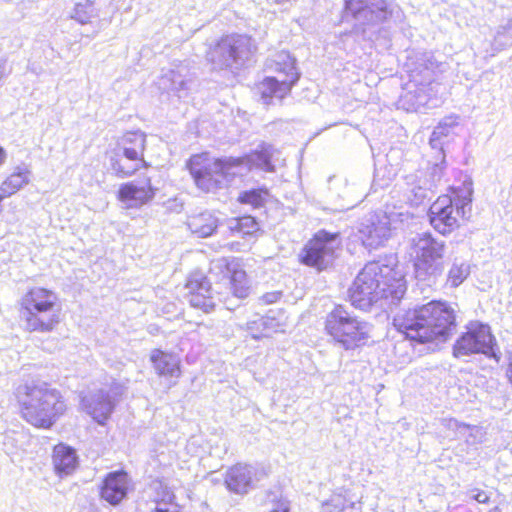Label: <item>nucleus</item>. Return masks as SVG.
I'll list each match as a JSON object with an SVG mask.
<instances>
[{
	"label": "nucleus",
	"mask_w": 512,
	"mask_h": 512,
	"mask_svg": "<svg viewBox=\"0 0 512 512\" xmlns=\"http://www.w3.org/2000/svg\"><path fill=\"white\" fill-rule=\"evenodd\" d=\"M185 289L187 290L186 298L190 305L201 309L205 313L213 311L217 301H222L220 293H214L210 281L201 271H195L189 275ZM223 302L229 310L236 306L231 299H225Z\"/></svg>",
	"instance_id": "nucleus-15"
},
{
	"label": "nucleus",
	"mask_w": 512,
	"mask_h": 512,
	"mask_svg": "<svg viewBox=\"0 0 512 512\" xmlns=\"http://www.w3.org/2000/svg\"><path fill=\"white\" fill-rule=\"evenodd\" d=\"M6 152L5 150L0 146V165H2L6 160Z\"/></svg>",
	"instance_id": "nucleus-44"
},
{
	"label": "nucleus",
	"mask_w": 512,
	"mask_h": 512,
	"mask_svg": "<svg viewBox=\"0 0 512 512\" xmlns=\"http://www.w3.org/2000/svg\"><path fill=\"white\" fill-rule=\"evenodd\" d=\"M279 323L270 317H259L257 320L248 323V329L255 339L269 337L272 332H277Z\"/></svg>",
	"instance_id": "nucleus-31"
},
{
	"label": "nucleus",
	"mask_w": 512,
	"mask_h": 512,
	"mask_svg": "<svg viewBox=\"0 0 512 512\" xmlns=\"http://www.w3.org/2000/svg\"><path fill=\"white\" fill-rule=\"evenodd\" d=\"M395 216L394 212L370 214L360 229L364 246L367 248H377L388 240L395 222Z\"/></svg>",
	"instance_id": "nucleus-16"
},
{
	"label": "nucleus",
	"mask_w": 512,
	"mask_h": 512,
	"mask_svg": "<svg viewBox=\"0 0 512 512\" xmlns=\"http://www.w3.org/2000/svg\"><path fill=\"white\" fill-rule=\"evenodd\" d=\"M258 470L248 464L238 463L230 467L225 474L227 489L235 494H246L255 481H259Z\"/></svg>",
	"instance_id": "nucleus-17"
},
{
	"label": "nucleus",
	"mask_w": 512,
	"mask_h": 512,
	"mask_svg": "<svg viewBox=\"0 0 512 512\" xmlns=\"http://www.w3.org/2000/svg\"><path fill=\"white\" fill-rule=\"evenodd\" d=\"M158 84L160 89L172 92L181 99L188 95L192 81L187 77L186 68L178 67L164 72Z\"/></svg>",
	"instance_id": "nucleus-21"
},
{
	"label": "nucleus",
	"mask_w": 512,
	"mask_h": 512,
	"mask_svg": "<svg viewBox=\"0 0 512 512\" xmlns=\"http://www.w3.org/2000/svg\"><path fill=\"white\" fill-rule=\"evenodd\" d=\"M143 164L128 160L120 153L112 151L110 156V167L116 176L120 178H126L134 174Z\"/></svg>",
	"instance_id": "nucleus-29"
},
{
	"label": "nucleus",
	"mask_w": 512,
	"mask_h": 512,
	"mask_svg": "<svg viewBox=\"0 0 512 512\" xmlns=\"http://www.w3.org/2000/svg\"><path fill=\"white\" fill-rule=\"evenodd\" d=\"M483 354L497 363L501 360L497 340L491 332L488 324L472 321L466 326V332L462 333L453 346V355L456 358Z\"/></svg>",
	"instance_id": "nucleus-11"
},
{
	"label": "nucleus",
	"mask_w": 512,
	"mask_h": 512,
	"mask_svg": "<svg viewBox=\"0 0 512 512\" xmlns=\"http://www.w3.org/2000/svg\"><path fill=\"white\" fill-rule=\"evenodd\" d=\"M82 405L92 418L103 425L114 410L115 403L109 392L99 390L98 392L82 398Z\"/></svg>",
	"instance_id": "nucleus-20"
},
{
	"label": "nucleus",
	"mask_w": 512,
	"mask_h": 512,
	"mask_svg": "<svg viewBox=\"0 0 512 512\" xmlns=\"http://www.w3.org/2000/svg\"><path fill=\"white\" fill-rule=\"evenodd\" d=\"M255 46L246 35H227L210 52V60L215 68H227L243 65L249 60Z\"/></svg>",
	"instance_id": "nucleus-14"
},
{
	"label": "nucleus",
	"mask_w": 512,
	"mask_h": 512,
	"mask_svg": "<svg viewBox=\"0 0 512 512\" xmlns=\"http://www.w3.org/2000/svg\"><path fill=\"white\" fill-rule=\"evenodd\" d=\"M400 13V7L387 0H344L343 17L352 18L355 32L364 37L370 28L391 18H399Z\"/></svg>",
	"instance_id": "nucleus-10"
},
{
	"label": "nucleus",
	"mask_w": 512,
	"mask_h": 512,
	"mask_svg": "<svg viewBox=\"0 0 512 512\" xmlns=\"http://www.w3.org/2000/svg\"><path fill=\"white\" fill-rule=\"evenodd\" d=\"M269 197L267 188H256L242 191L238 196V201L242 204H249L254 208L262 207Z\"/></svg>",
	"instance_id": "nucleus-35"
},
{
	"label": "nucleus",
	"mask_w": 512,
	"mask_h": 512,
	"mask_svg": "<svg viewBox=\"0 0 512 512\" xmlns=\"http://www.w3.org/2000/svg\"><path fill=\"white\" fill-rule=\"evenodd\" d=\"M287 0H276L277 3L281 4V3H284L286 2Z\"/></svg>",
	"instance_id": "nucleus-47"
},
{
	"label": "nucleus",
	"mask_w": 512,
	"mask_h": 512,
	"mask_svg": "<svg viewBox=\"0 0 512 512\" xmlns=\"http://www.w3.org/2000/svg\"><path fill=\"white\" fill-rule=\"evenodd\" d=\"M229 229L233 233L250 235L258 230V224L254 217L244 216L241 218L233 219L229 225Z\"/></svg>",
	"instance_id": "nucleus-36"
},
{
	"label": "nucleus",
	"mask_w": 512,
	"mask_h": 512,
	"mask_svg": "<svg viewBox=\"0 0 512 512\" xmlns=\"http://www.w3.org/2000/svg\"><path fill=\"white\" fill-rule=\"evenodd\" d=\"M191 233L199 238H206L215 233L219 226V219L211 211L192 214L186 222Z\"/></svg>",
	"instance_id": "nucleus-23"
},
{
	"label": "nucleus",
	"mask_w": 512,
	"mask_h": 512,
	"mask_svg": "<svg viewBox=\"0 0 512 512\" xmlns=\"http://www.w3.org/2000/svg\"><path fill=\"white\" fill-rule=\"evenodd\" d=\"M273 151L271 145L264 144L260 150L239 158L211 159L207 154H197L189 159L187 167L196 186L204 192H212L224 187L236 175H243L253 168L273 172Z\"/></svg>",
	"instance_id": "nucleus-2"
},
{
	"label": "nucleus",
	"mask_w": 512,
	"mask_h": 512,
	"mask_svg": "<svg viewBox=\"0 0 512 512\" xmlns=\"http://www.w3.org/2000/svg\"><path fill=\"white\" fill-rule=\"evenodd\" d=\"M32 172L26 165L17 166L14 172L9 175L0 185L4 196H12L24 186L29 184Z\"/></svg>",
	"instance_id": "nucleus-26"
},
{
	"label": "nucleus",
	"mask_w": 512,
	"mask_h": 512,
	"mask_svg": "<svg viewBox=\"0 0 512 512\" xmlns=\"http://www.w3.org/2000/svg\"><path fill=\"white\" fill-rule=\"evenodd\" d=\"M490 512H501L499 508L495 507L494 509H492Z\"/></svg>",
	"instance_id": "nucleus-46"
},
{
	"label": "nucleus",
	"mask_w": 512,
	"mask_h": 512,
	"mask_svg": "<svg viewBox=\"0 0 512 512\" xmlns=\"http://www.w3.org/2000/svg\"><path fill=\"white\" fill-rule=\"evenodd\" d=\"M16 396L23 419L37 428L49 429L66 410L61 393L44 381L20 385Z\"/></svg>",
	"instance_id": "nucleus-4"
},
{
	"label": "nucleus",
	"mask_w": 512,
	"mask_h": 512,
	"mask_svg": "<svg viewBox=\"0 0 512 512\" xmlns=\"http://www.w3.org/2000/svg\"><path fill=\"white\" fill-rule=\"evenodd\" d=\"M151 180L145 178L141 181H132L122 184L119 188V199L128 207H140L151 201L155 196Z\"/></svg>",
	"instance_id": "nucleus-18"
},
{
	"label": "nucleus",
	"mask_w": 512,
	"mask_h": 512,
	"mask_svg": "<svg viewBox=\"0 0 512 512\" xmlns=\"http://www.w3.org/2000/svg\"><path fill=\"white\" fill-rule=\"evenodd\" d=\"M470 274V266L462 258L455 257L447 273L446 284L452 288L461 285Z\"/></svg>",
	"instance_id": "nucleus-30"
},
{
	"label": "nucleus",
	"mask_w": 512,
	"mask_h": 512,
	"mask_svg": "<svg viewBox=\"0 0 512 512\" xmlns=\"http://www.w3.org/2000/svg\"><path fill=\"white\" fill-rule=\"evenodd\" d=\"M393 325L412 341L444 342L456 329V315L450 304L431 301L425 305L398 312L393 318Z\"/></svg>",
	"instance_id": "nucleus-3"
},
{
	"label": "nucleus",
	"mask_w": 512,
	"mask_h": 512,
	"mask_svg": "<svg viewBox=\"0 0 512 512\" xmlns=\"http://www.w3.org/2000/svg\"><path fill=\"white\" fill-rule=\"evenodd\" d=\"M409 68V80L403 87L399 105L407 112H422L438 105L435 82L436 70H441L439 64L430 53L419 56Z\"/></svg>",
	"instance_id": "nucleus-5"
},
{
	"label": "nucleus",
	"mask_w": 512,
	"mask_h": 512,
	"mask_svg": "<svg viewBox=\"0 0 512 512\" xmlns=\"http://www.w3.org/2000/svg\"><path fill=\"white\" fill-rule=\"evenodd\" d=\"M268 512H289L290 506L287 499L279 492H269L266 499Z\"/></svg>",
	"instance_id": "nucleus-38"
},
{
	"label": "nucleus",
	"mask_w": 512,
	"mask_h": 512,
	"mask_svg": "<svg viewBox=\"0 0 512 512\" xmlns=\"http://www.w3.org/2000/svg\"><path fill=\"white\" fill-rule=\"evenodd\" d=\"M280 296H281L280 292L267 293L263 296V300L265 301V303H268V304L275 303L280 299Z\"/></svg>",
	"instance_id": "nucleus-43"
},
{
	"label": "nucleus",
	"mask_w": 512,
	"mask_h": 512,
	"mask_svg": "<svg viewBox=\"0 0 512 512\" xmlns=\"http://www.w3.org/2000/svg\"><path fill=\"white\" fill-rule=\"evenodd\" d=\"M54 292L35 287L21 299L20 318L25 330L48 333L60 322L59 310Z\"/></svg>",
	"instance_id": "nucleus-6"
},
{
	"label": "nucleus",
	"mask_w": 512,
	"mask_h": 512,
	"mask_svg": "<svg viewBox=\"0 0 512 512\" xmlns=\"http://www.w3.org/2000/svg\"><path fill=\"white\" fill-rule=\"evenodd\" d=\"M271 62L270 67L277 75L266 77L259 86L264 104H270L273 98L281 100L300 77L296 69V60L288 52L277 53Z\"/></svg>",
	"instance_id": "nucleus-12"
},
{
	"label": "nucleus",
	"mask_w": 512,
	"mask_h": 512,
	"mask_svg": "<svg viewBox=\"0 0 512 512\" xmlns=\"http://www.w3.org/2000/svg\"><path fill=\"white\" fill-rule=\"evenodd\" d=\"M423 171L406 175L405 180V195L407 200L412 206H419L429 197L432 191L431 184L423 179Z\"/></svg>",
	"instance_id": "nucleus-22"
},
{
	"label": "nucleus",
	"mask_w": 512,
	"mask_h": 512,
	"mask_svg": "<svg viewBox=\"0 0 512 512\" xmlns=\"http://www.w3.org/2000/svg\"><path fill=\"white\" fill-rule=\"evenodd\" d=\"M447 422V427L449 429H455V430H466L469 426L464 424V423H459L457 420L455 419H448V420H445Z\"/></svg>",
	"instance_id": "nucleus-42"
},
{
	"label": "nucleus",
	"mask_w": 512,
	"mask_h": 512,
	"mask_svg": "<svg viewBox=\"0 0 512 512\" xmlns=\"http://www.w3.org/2000/svg\"><path fill=\"white\" fill-rule=\"evenodd\" d=\"M346 507V499L342 495H333L322 504V512H341Z\"/></svg>",
	"instance_id": "nucleus-39"
},
{
	"label": "nucleus",
	"mask_w": 512,
	"mask_h": 512,
	"mask_svg": "<svg viewBox=\"0 0 512 512\" xmlns=\"http://www.w3.org/2000/svg\"><path fill=\"white\" fill-rule=\"evenodd\" d=\"M437 151V161L432 164V166L428 167L427 173L423 172V179L426 182L431 184V187L434 188L438 182L444 176V171L446 169V160L445 154L443 150Z\"/></svg>",
	"instance_id": "nucleus-34"
},
{
	"label": "nucleus",
	"mask_w": 512,
	"mask_h": 512,
	"mask_svg": "<svg viewBox=\"0 0 512 512\" xmlns=\"http://www.w3.org/2000/svg\"><path fill=\"white\" fill-rule=\"evenodd\" d=\"M150 361L160 376L178 378L181 375L180 359L175 354L154 349L151 352Z\"/></svg>",
	"instance_id": "nucleus-24"
},
{
	"label": "nucleus",
	"mask_w": 512,
	"mask_h": 512,
	"mask_svg": "<svg viewBox=\"0 0 512 512\" xmlns=\"http://www.w3.org/2000/svg\"><path fill=\"white\" fill-rule=\"evenodd\" d=\"M113 152L120 153V155H123L128 160H133V161L138 162L143 165L145 164V161L143 158L144 152L138 151L135 148L123 146V145L117 143Z\"/></svg>",
	"instance_id": "nucleus-40"
},
{
	"label": "nucleus",
	"mask_w": 512,
	"mask_h": 512,
	"mask_svg": "<svg viewBox=\"0 0 512 512\" xmlns=\"http://www.w3.org/2000/svg\"><path fill=\"white\" fill-rule=\"evenodd\" d=\"M458 119L459 117L456 115H449L438 123L429 140L432 149L443 150V139L451 135L454 129L459 125Z\"/></svg>",
	"instance_id": "nucleus-27"
},
{
	"label": "nucleus",
	"mask_w": 512,
	"mask_h": 512,
	"mask_svg": "<svg viewBox=\"0 0 512 512\" xmlns=\"http://www.w3.org/2000/svg\"><path fill=\"white\" fill-rule=\"evenodd\" d=\"M130 485V479L124 471H113L107 474L103 480L100 495L109 504L116 506L126 498Z\"/></svg>",
	"instance_id": "nucleus-19"
},
{
	"label": "nucleus",
	"mask_w": 512,
	"mask_h": 512,
	"mask_svg": "<svg viewBox=\"0 0 512 512\" xmlns=\"http://www.w3.org/2000/svg\"><path fill=\"white\" fill-rule=\"evenodd\" d=\"M117 143L144 152L146 134L140 130L128 131L118 140Z\"/></svg>",
	"instance_id": "nucleus-37"
},
{
	"label": "nucleus",
	"mask_w": 512,
	"mask_h": 512,
	"mask_svg": "<svg viewBox=\"0 0 512 512\" xmlns=\"http://www.w3.org/2000/svg\"><path fill=\"white\" fill-rule=\"evenodd\" d=\"M95 2L96 0L76 1L71 18L80 24L89 23L92 18L98 16Z\"/></svg>",
	"instance_id": "nucleus-32"
},
{
	"label": "nucleus",
	"mask_w": 512,
	"mask_h": 512,
	"mask_svg": "<svg viewBox=\"0 0 512 512\" xmlns=\"http://www.w3.org/2000/svg\"><path fill=\"white\" fill-rule=\"evenodd\" d=\"M470 497L479 503H487L489 501V496L484 491L471 490Z\"/></svg>",
	"instance_id": "nucleus-41"
},
{
	"label": "nucleus",
	"mask_w": 512,
	"mask_h": 512,
	"mask_svg": "<svg viewBox=\"0 0 512 512\" xmlns=\"http://www.w3.org/2000/svg\"><path fill=\"white\" fill-rule=\"evenodd\" d=\"M371 326L359 319L344 306L337 305L328 313L325 330L333 340L344 349H354L365 343L369 337Z\"/></svg>",
	"instance_id": "nucleus-9"
},
{
	"label": "nucleus",
	"mask_w": 512,
	"mask_h": 512,
	"mask_svg": "<svg viewBox=\"0 0 512 512\" xmlns=\"http://www.w3.org/2000/svg\"><path fill=\"white\" fill-rule=\"evenodd\" d=\"M340 246L341 239L338 232L319 230L303 247L299 255L300 260L304 265L322 271L332 264L335 252Z\"/></svg>",
	"instance_id": "nucleus-13"
},
{
	"label": "nucleus",
	"mask_w": 512,
	"mask_h": 512,
	"mask_svg": "<svg viewBox=\"0 0 512 512\" xmlns=\"http://www.w3.org/2000/svg\"><path fill=\"white\" fill-rule=\"evenodd\" d=\"M490 46L491 52L486 50V54L484 56L486 59L494 57L496 53L512 46V19H509L506 24L499 25L497 27Z\"/></svg>",
	"instance_id": "nucleus-28"
},
{
	"label": "nucleus",
	"mask_w": 512,
	"mask_h": 512,
	"mask_svg": "<svg viewBox=\"0 0 512 512\" xmlns=\"http://www.w3.org/2000/svg\"><path fill=\"white\" fill-rule=\"evenodd\" d=\"M5 74V71H4V63L2 62V60L0 59V80L2 79V77L4 76Z\"/></svg>",
	"instance_id": "nucleus-45"
},
{
	"label": "nucleus",
	"mask_w": 512,
	"mask_h": 512,
	"mask_svg": "<svg viewBox=\"0 0 512 512\" xmlns=\"http://www.w3.org/2000/svg\"><path fill=\"white\" fill-rule=\"evenodd\" d=\"M52 458L55 472L60 477L70 475L77 468L76 451L65 444L60 443L54 447Z\"/></svg>",
	"instance_id": "nucleus-25"
},
{
	"label": "nucleus",
	"mask_w": 512,
	"mask_h": 512,
	"mask_svg": "<svg viewBox=\"0 0 512 512\" xmlns=\"http://www.w3.org/2000/svg\"><path fill=\"white\" fill-rule=\"evenodd\" d=\"M411 246L415 254L414 272L416 280L428 287L436 285L444 272L445 241L439 240L426 232L414 236L411 239Z\"/></svg>",
	"instance_id": "nucleus-7"
},
{
	"label": "nucleus",
	"mask_w": 512,
	"mask_h": 512,
	"mask_svg": "<svg viewBox=\"0 0 512 512\" xmlns=\"http://www.w3.org/2000/svg\"><path fill=\"white\" fill-rule=\"evenodd\" d=\"M406 290V280L397 269L396 256L389 255L364 266L349 289V297L354 307L367 310L381 300L397 305Z\"/></svg>",
	"instance_id": "nucleus-1"
},
{
	"label": "nucleus",
	"mask_w": 512,
	"mask_h": 512,
	"mask_svg": "<svg viewBox=\"0 0 512 512\" xmlns=\"http://www.w3.org/2000/svg\"><path fill=\"white\" fill-rule=\"evenodd\" d=\"M472 203L471 184L455 192L453 196L442 195L430 206V224L439 233L446 235L458 228V218L469 216Z\"/></svg>",
	"instance_id": "nucleus-8"
},
{
	"label": "nucleus",
	"mask_w": 512,
	"mask_h": 512,
	"mask_svg": "<svg viewBox=\"0 0 512 512\" xmlns=\"http://www.w3.org/2000/svg\"><path fill=\"white\" fill-rule=\"evenodd\" d=\"M232 296L237 299H245L250 293L247 275L244 270H235L229 278Z\"/></svg>",
	"instance_id": "nucleus-33"
}]
</instances>
